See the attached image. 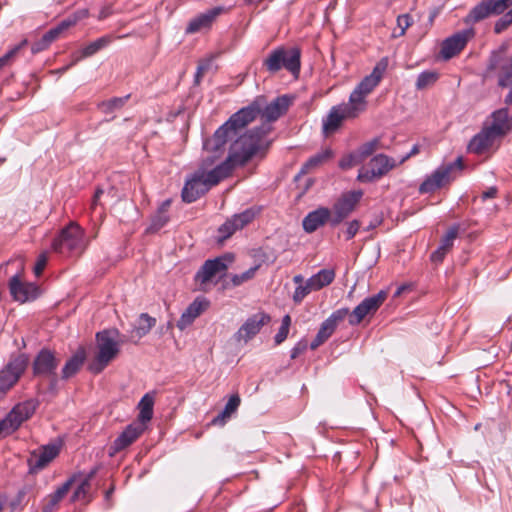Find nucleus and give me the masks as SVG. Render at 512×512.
Here are the masks:
<instances>
[{
	"instance_id": "f03ea898",
	"label": "nucleus",
	"mask_w": 512,
	"mask_h": 512,
	"mask_svg": "<svg viewBox=\"0 0 512 512\" xmlns=\"http://www.w3.org/2000/svg\"><path fill=\"white\" fill-rule=\"evenodd\" d=\"M260 112L259 101H253L234 113L214 134L203 141V157L201 162L205 165L215 167L226 150V144L234 138L241 129L253 122Z\"/></svg>"
},
{
	"instance_id": "864d4df0",
	"label": "nucleus",
	"mask_w": 512,
	"mask_h": 512,
	"mask_svg": "<svg viewBox=\"0 0 512 512\" xmlns=\"http://www.w3.org/2000/svg\"><path fill=\"white\" fill-rule=\"evenodd\" d=\"M89 16L88 9H80L74 12L71 16L64 19L65 23L69 24V28L74 26L78 21L83 20Z\"/></svg>"
},
{
	"instance_id": "393cba45",
	"label": "nucleus",
	"mask_w": 512,
	"mask_h": 512,
	"mask_svg": "<svg viewBox=\"0 0 512 512\" xmlns=\"http://www.w3.org/2000/svg\"><path fill=\"white\" fill-rule=\"evenodd\" d=\"M77 476L73 475L67 479L55 492L47 495L43 499L42 512H53L59 506V503L65 498L70 491L73 483L76 481Z\"/></svg>"
},
{
	"instance_id": "603ef678",
	"label": "nucleus",
	"mask_w": 512,
	"mask_h": 512,
	"mask_svg": "<svg viewBox=\"0 0 512 512\" xmlns=\"http://www.w3.org/2000/svg\"><path fill=\"white\" fill-rule=\"evenodd\" d=\"M237 230H238V228H236L235 223L232 218L227 220L219 228V232L222 234V240L229 238Z\"/></svg>"
},
{
	"instance_id": "b1692460",
	"label": "nucleus",
	"mask_w": 512,
	"mask_h": 512,
	"mask_svg": "<svg viewBox=\"0 0 512 512\" xmlns=\"http://www.w3.org/2000/svg\"><path fill=\"white\" fill-rule=\"evenodd\" d=\"M330 219L331 210L327 207H319L304 217L302 221L303 229L307 233H313L327 222L330 223Z\"/></svg>"
},
{
	"instance_id": "f8f14e48",
	"label": "nucleus",
	"mask_w": 512,
	"mask_h": 512,
	"mask_svg": "<svg viewBox=\"0 0 512 512\" xmlns=\"http://www.w3.org/2000/svg\"><path fill=\"white\" fill-rule=\"evenodd\" d=\"M363 196L361 190L348 191L343 193L333 204L331 210L330 225L338 226L345 220L356 208Z\"/></svg>"
},
{
	"instance_id": "6e6d98bb",
	"label": "nucleus",
	"mask_w": 512,
	"mask_h": 512,
	"mask_svg": "<svg viewBox=\"0 0 512 512\" xmlns=\"http://www.w3.org/2000/svg\"><path fill=\"white\" fill-rule=\"evenodd\" d=\"M413 20L409 14L399 15L397 25L401 29L400 36L404 35L406 30L412 25Z\"/></svg>"
},
{
	"instance_id": "13d9d810",
	"label": "nucleus",
	"mask_w": 512,
	"mask_h": 512,
	"mask_svg": "<svg viewBox=\"0 0 512 512\" xmlns=\"http://www.w3.org/2000/svg\"><path fill=\"white\" fill-rule=\"evenodd\" d=\"M307 341L301 340L299 341L292 349H291V359H296L299 355L304 353L307 349Z\"/></svg>"
},
{
	"instance_id": "ddd939ff",
	"label": "nucleus",
	"mask_w": 512,
	"mask_h": 512,
	"mask_svg": "<svg viewBox=\"0 0 512 512\" xmlns=\"http://www.w3.org/2000/svg\"><path fill=\"white\" fill-rule=\"evenodd\" d=\"M395 166L396 163L393 158L385 154H378L370 160L367 166H363L359 170L357 179L364 183L373 182L386 175Z\"/></svg>"
},
{
	"instance_id": "5701e85b",
	"label": "nucleus",
	"mask_w": 512,
	"mask_h": 512,
	"mask_svg": "<svg viewBox=\"0 0 512 512\" xmlns=\"http://www.w3.org/2000/svg\"><path fill=\"white\" fill-rule=\"evenodd\" d=\"M225 12L221 6L214 7L191 19L185 29L186 34H194L211 27L216 18Z\"/></svg>"
},
{
	"instance_id": "774afa93",
	"label": "nucleus",
	"mask_w": 512,
	"mask_h": 512,
	"mask_svg": "<svg viewBox=\"0 0 512 512\" xmlns=\"http://www.w3.org/2000/svg\"><path fill=\"white\" fill-rule=\"evenodd\" d=\"M111 14V8L110 7H103L98 15L99 20H103L107 18Z\"/></svg>"
},
{
	"instance_id": "58836bf2",
	"label": "nucleus",
	"mask_w": 512,
	"mask_h": 512,
	"mask_svg": "<svg viewBox=\"0 0 512 512\" xmlns=\"http://www.w3.org/2000/svg\"><path fill=\"white\" fill-rule=\"evenodd\" d=\"M439 79V73L436 71H423L419 74L415 87L417 90H424L428 87L433 86Z\"/></svg>"
},
{
	"instance_id": "e2e57ef3",
	"label": "nucleus",
	"mask_w": 512,
	"mask_h": 512,
	"mask_svg": "<svg viewBox=\"0 0 512 512\" xmlns=\"http://www.w3.org/2000/svg\"><path fill=\"white\" fill-rule=\"evenodd\" d=\"M209 68V63L199 64L195 74V82L199 83L206 70Z\"/></svg>"
},
{
	"instance_id": "a19ab883",
	"label": "nucleus",
	"mask_w": 512,
	"mask_h": 512,
	"mask_svg": "<svg viewBox=\"0 0 512 512\" xmlns=\"http://www.w3.org/2000/svg\"><path fill=\"white\" fill-rule=\"evenodd\" d=\"M91 484L87 482V480H81L76 490L73 492L71 496V502L77 501H89V492H90Z\"/></svg>"
},
{
	"instance_id": "f257e3e1",
	"label": "nucleus",
	"mask_w": 512,
	"mask_h": 512,
	"mask_svg": "<svg viewBox=\"0 0 512 512\" xmlns=\"http://www.w3.org/2000/svg\"><path fill=\"white\" fill-rule=\"evenodd\" d=\"M260 145L256 134L240 136L230 146L227 157L215 167L201 162L198 169L185 182L182 189L183 201L192 203L227 179L235 168L244 166L256 155Z\"/></svg>"
},
{
	"instance_id": "dca6fc26",
	"label": "nucleus",
	"mask_w": 512,
	"mask_h": 512,
	"mask_svg": "<svg viewBox=\"0 0 512 512\" xmlns=\"http://www.w3.org/2000/svg\"><path fill=\"white\" fill-rule=\"evenodd\" d=\"M271 317L269 314L259 311L246 319V321L240 326L233 338L238 343H248L253 339L261 329L269 324Z\"/></svg>"
},
{
	"instance_id": "e433bc0d",
	"label": "nucleus",
	"mask_w": 512,
	"mask_h": 512,
	"mask_svg": "<svg viewBox=\"0 0 512 512\" xmlns=\"http://www.w3.org/2000/svg\"><path fill=\"white\" fill-rule=\"evenodd\" d=\"M240 403L241 399L238 394L231 395L223 411L213 420V423H217L219 421L224 422L226 418H229L234 412H236Z\"/></svg>"
},
{
	"instance_id": "72a5a7b5",
	"label": "nucleus",
	"mask_w": 512,
	"mask_h": 512,
	"mask_svg": "<svg viewBox=\"0 0 512 512\" xmlns=\"http://www.w3.org/2000/svg\"><path fill=\"white\" fill-rule=\"evenodd\" d=\"M333 156V152L331 149H325L313 156H311L301 168L300 173L306 174L311 170L323 165L327 161H329Z\"/></svg>"
},
{
	"instance_id": "c756f323",
	"label": "nucleus",
	"mask_w": 512,
	"mask_h": 512,
	"mask_svg": "<svg viewBox=\"0 0 512 512\" xmlns=\"http://www.w3.org/2000/svg\"><path fill=\"white\" fill-rule=\"evenodd\" d=\"M86 360V350L84 347H79L77 351L66 361L61 378L67 380L74 376L83 366Z\"/></svg>"
},
{
	"instance_id": "79ce46f5",
	"label": "nucleus",
	"mask_w": 512,
	"mask_h": 512,
	"mask_svg": "<svg viewBox=\"0 0 512 512\" xmlns=\"http://www.w3.org/2000/svg\"><path fill=\"white\" fill-rule=\"evenodd\" d=\"M255 211L253 209H246L245 211L235 214L232 219L235 223L236 228L238 230L244 228L246 225H248L250 222L253 221L255 218Z\"/></svg>"
},
{
	"instance_id": "37998d69",
	"label": "nucleus",
	"mask_w": 512,
	"mask_h": 512,
	"mask_svg": "<svg viewBox=\"0 0 512 512\" xmlns=\"http://www.w3.org/2000/svg\"><path fill=\"white\" fill-rule=\"evenodd\" d=\"M379 146V139L375 138L361 145L356 151L360 160L363 162L367 157L372 155Z\"/></svg>"
},
{
	"instance_id": "a18cd8bd",
	"label": "nucleus",
	"mask_w": 512,
	"mask_h": 512,
	"mask_svg": "<svg viewBox=\"0 0 512 512\" xmlns=\"http://www.w3.org/2000/svg\"><path fill=\"white\" fill-rule=\"evenodd\" d=\"M69 28V24L65 23L63 20L56 25L55 27L51 28L49 31H47L43 37L45 41H48L50 44L53 43L55 40H57L60 35Z\"/></svg>"
},
{
	"instance_id": "4c0bfd02",
	"label": "nucleus",
	"mask_w": 512,
	"mask_h": 512,
	"mask_svg": "<svg viewBox=\"0 0 512 512\" xmlns=\"http://www.w3.org/2000/svg\"><path fill=\"white\" fill-rule=\"evenodd\" d=\"M512 84V55L501 65L498 86L505 88Z\"/></svg>"
},
{
	"instance_id": "423d86ee",
	"label": "nucleus",
	"mask_w": 512,
	"mask_h": 512,
	"mask_svg": "<svg viewBox=\"0 0 512 512\" xmlns=\"http://www.w3.org/2000/svg\"><path fill=\"white\" fill-rule=\"evenodd\" d=\"M389 65L388 57L381 58L372 72L365 76L349 96V103L359 112L366 109V97L379 85Z\"/></svg>"
},
{
	"instance_id": "f704fd0d",
	"label": "nucleus",
	"mask_w": 512,
	"mask_h": 512,
	"mask_svg": "<svg viewBox=\"0 0 512 512\" xmlns=\"http://www.w3.org/2000/svg\"><path fill=\"white\" fill-rule=\"evenodd\" d=\"M154 406V396L150 393H146L140 400L138 408L140 410L138 419L139 424H144L152 419Z\"/></svg>"
},
{
	"instance_id": "4d7b16f0",
	"label": "nucleus",
	"mask_w": 512,
	"mask_h": 512,
	"mask_svg": "<svg viewBox=\"0 0 512 512\" xmlns=\"http://www.w3.org/2000/svg\"><path fill=\"white\" fill-rule=\"evenodd\" d=\"M361 224L358 220H352L347 224V228L345 230V238L346 240H351L355 237L357 232L359 231Z\"/></svg>"
},
{
	"instance_id": "c9c22d12",
	"label": "nucleus",
	"mask_w": 512,
	"mask_h": 512,
	"mask_svg": "<svg viewBox=\"0 0 512 512\" xmlns=\"http://www.w3.org/2000/svg\"><path fill=\"white\" fill-rule=\"evenodd\" d=\"M156 319L149 316L147 313H142L139 317V324L133 329V333L138 338H142L143 336L147 335L150 330L155 326Z\"/></svg>"
},
{
	"instance_id": "de8ad7c7",
	"label": "nucleus",
	"mask_w": 512,
	"mask_h": 512,
	"mask_svg": "<svg viewBox=\"0 0 512 512\" xmlns=\"http://www.w3.org/2000/svg\"><path fill=\"white\" fill-rule=\"evenodd\" d=\"M26 44H27V40L25 39L20 44L16 45L11 50H9L2 57H0V69L9 65L11 63V61L16 57L19 50Z\"/></svg>"
},
{
	"instance_id": "5fc2aeb1",
	"label": "nucleus",
	"mask_w": 512,
	"mask_h": 512,
	"mask_svg": "<svg viewBox=\"0 0 512 512\" xmlns=\"http://www.w3.org/2000/svg\"><path fill=\"white\" fill-rule=\"evenodd\" d=\"M336 328L326 319L320 326L317 334L321 336L324 340H328L331 335L334 333Z\"/></svg>"
},
{
	"instance_id": "2eb2a0df",
	"label": "nucleus",
	"mask_w": 512,
	"mask_h": 512,
	"mask_svg": "<svg viewBox=\"0 0 512 512\" xmlns=\"http://www.w3.org/2000/svg\"><path fill=\"white\" fill-rule=\"evenodd\" d=\"M233 257L229 254L206 260L195 274L194 280L201 286L206 285L216 277L222 276L227 268V262H232Z\"/></svg>"
},
{
	"instance_id": "9b49d317",
	"label": "nucleus",
	"mask_w": 512,
	"mask_h": 512,
	"mask_svg": "<svg viewBox=\"0 0 512 512\" xmlns=\"http://www.w3.org/2000/svg\"><path fill=\"white\" fill-rule=\"evenodd\" d=\"M463 167L462 157H458L454 162L440 166L422 182L419 192L425 194L439 189L451 181L454 171H461Z\"/></svg>"
},
{
	"instance_id": "09e8293b",
	"label": "nucleus",
	"mask_w": 512,
	"mask_h": 512,
	"mask_svg": "<svg viewBox=\"0 0 512 512\" xmlns=\"http://www.w3.org/2000/svg\"><path fill=\"white\" fill-rule=\"evenodd\" d=\"M258 269L257 266L252 267L248 269L247 271L241 273V274H235L231 277V281L233 286H239L243 284L244 282L252 279L255 275L256 270Z\"/></svg>"
},
{
	"instance_id": "bf43d9fd",
	"label": "nucleus",
	"mask_w": 512,
	"mask_h": 512,
	"mask_svg": "<svg viewBox=\"0 0 512 512\" xmlns=\"http://www.w3.org/2000/svg\"><path fill=\"white\" fill-rule=\"evenodd\" d=\"M50 45L51 44L48 41H45L44 37L42 36L41 39L32 44L31 51L33 54H36L47 49Z\"/></svg>"
},
{
	"instance_id": "cd10ccee",
	"label": "nucleus",
	"mask_w": 512,
	"mask_h": 512,
	"mask_svg": "<svg viewBox=\"0 0 512 512\" xmlns=\"http://www.w3.org/2000/svg\"><path fill=\"white\" fill-rule=\"evenodd\" d=\"M491 117L492 123L487 128L498 137L504 136L511 130L508 108H501L494 111Z\"/></svg>"
},
{
	"instance_id": "473e14b6",
	"label": "nucleus",
	"mask_w": 512,
	"mask_h": 512,
	"mask_svg": "<svg viewBox=\"0 0 512 512\" xmlns=\"http://www.w3.org/2000/svg\"><path fill=\"white\" fill-rule=\"evenodd\" d=\"M334 279V269H322L318 273L312 275L308 280L310 281V286H312L315 291H318L330 285Z\"/></svg>"
},
{
	"instance_id": "052dcab7",
	"label": "nucleus",
	"mask_w": 512,
	"mask_h": 512,
	"mask_svg": "<svg viewBox=\"0 0 512 512\" xmlns=\"http://www.w3.org/2000/svg\"><path fill=\"white\" fill-rule=\"evenodd\" d=\"M46 264H47V256H46V254H44V253L40 254L38 259H37V262L35 264V267H34V273L37 276H39L43 272Z\"/></svg>"
},
{
	"instance_id": "c03bdc74",
	"label": "nucleus",
	"mask_w": 512,
	"mask_h": 512,
	"mask_svg": "<svg viewBox=\"0 0 512 512\" xmlns=\"http://www.w3.org/2000/svg\"><path fill=\"white\" fill-rule=\"evenodd\" d=\"M290 325H291V317H290V315L287 314L282 318L281 326H280L277 334L274 337L276 345H279L286 340V338L289 334Z\"/></svg>"
},
{
	"instance_id": "680f3d73",
	"label": "nucleus",
	"mask_w": 512,
	"mask_h": 512,
	"mask_svg": "<svg viewBox=\"0 0 512 512\" xmlns=\"http://www.w3.org/2000/svg\"><path fill=\"white\" fill-rule=\"evenodd\" d=\"M103 193H104V190L102 188H100V187H98L95 190V193H94L93 198H92L91 206H90V209L92 211H95L97 206L100 204V198L103 195Z\"/></svg>"
},
{
	"instance_id": "2f4dec72",
	"label": "nucleus",
	"mask_w": 512,
	"mask_h": 512,
	"mask_svg": "<svg viewBox=\"0 0 512 512\" xmlns=\"http://www.w3.org/2000/svg\"><path fill=\"white\" fill-rule=\"evenodd\" d=\"M170 204V200H165L161 204V206L158 208V211L151 219V224L146 230L147 233H155L169 222L170 218L168 215V209L170 207Z\"/></svg>"
},
{
	"instance_id": "1a4fd4ad",
	"label": "nucleus",
	"mask_w": 512,
	"mask_h": 512,
	"mask_svg": "<svg viewBox=\"0 0 512 512\" xmlns=\"http://www.w3.org/2000/svg\"><path fill=\"white\" fill-rule=\"evenodd\" d=\"M37 406L38 402L34 399L14 406L7 416L0 420V435L2 433L9 435L16 431L24 421L28 420L35 413Z\"/></svg>"
},
{
	"instance_id": "c85d7f7f",
	"label": "nucleus",
	"mask_w": 512,
	"mask_h": 512,
	"mask_svg": "<svg viewBox=\"0 0 512 512\" xmlns=\"http://www.w3.org/2000/svg\"><path fill=\"white\" fill-rule=\"evenodd\" d=\"M112 42V37L110 35L102 36L95 41L89 43L87 46L82 48L79 52L73 54L72 65H75L78 61L91 57L101 49L107 47Z\"/></svg>"
},
{
	"instance_id": "412c9836",
	"label": "nucleus",
	"mask_w": 512,
	"mask_h": 512,
	"mask_svg": "<svg viewBox=\"0 0 512 512\" xmlns=\"http://www.w3.org/2000/svg\"><path fill=\"white\" fill-rule=\"evenodd\" d=\"M9 290L14 300L21 303L35 300L39 295V288L33 283H23L18 275L9 281Z\"/></svg>"
},
{
	"instance_id": "bb28decb",
	"label": "nucleus",
	"mask_w": 512,
	"mask_h": 512,
	"mask_svg": "<svg viewBox=\"0 0 512 512\" xmlns=\"http://www.w3.org/2000/svg\"><path fill=\"white\" fill-rule=\"evenodd\" d=\"M496 138H498V136L492 133L489 128L485 127L470 140L468 150L475 154H482L493 145Z\"/></svg>"
},
{
	"instance_id": "69168bd1",
	"label": "nucleus",
	"mask_w": 512,
	"mask_h": 512,
	"mask_svg": "<svg viewBox=\"0 0 512 512\" xmlns=\"http://www.w3.org/2000/svg\"><path fill=\"white\" fill-rule=\"evenodd\" d=\"M324 342H326V340H324L321 336H319L318 334L315 336V338L313 339V341L311 342L310 344V348L312 350H315L317 349L320 345H322Z\"/></svg>"
},
{
	"instance_id": "ea45409f",
	"label": "nucleus",
	"mask_w": 512,
	"mask_h": 512,
	"mask_svg": "<svg viewBox=\"0 0 512 512\" xmlns=\"http://www.w3.org/2000/svg\"><path fill=\"white\" fill-rule=\"evenodd\" d=\"M129 97L130 95H126L124 97H114L107 101H103L99 104V109L105 114H110L113 111L122 108Z\"/></svg>"
},
{
	"instance_id": "7ed1b4c3",
	"label": "nucleus",
	"mask_w": 512,
	"mask_h": 512,
	"mask_svg": "<svg viewBox=\"0 0 512 512\" xmlns=\"http://www.w3.org/2000/svg\"><path fill=\"white\" fill-rule=\"evenodd\" d=\"M491 15H502L494 24V32L501 34L512 25V0H481L464 18L466 24L478 23Z\"/></svg>"
},
{
	"instance_id": "a878e982",
	"label": "nucleus",
	"mask_w": 512,
	"mask_h": 512,
	"mask_svg": "<svg viewBox=\"0 0 512 512\" xmlns=\"http://www.w3.org/2000/svg\"><path fill=\"white\" fill-rule=\"evenodd\" d=\"M209 302L205 299H195L181 314L179 320L177 321V327L183 331L189 325L193 323V321L200 316L207 308Z\"/></svg>"
},
{
	"instance_id": "39448f33",
	"label": "nucleus",
	"mask_w": 512,
	"mask_h": 512,
	"mask_svg": "<svg viewBox=\"0 0 512 512\" xmlns=\"http://www.w3.org/2000/svg\"><path fill=\"white\" fill-rule=\"evenodd\" d=\"M98 352L89 365L94 374L101 373L120 352V345L124 339L120 338L117 329H106L96 334Z\"/></svg>"
},
{
	"instance_id": "9d476101",
	"label": "nucleus",
	"mask_w": 512,
	"mask_h": 512,
	"mask_svg": "<svg viewBox=\"0 0 512 512\" xmlns=\"http://www.w3.org/2000/svg\"><path fill=\"white\" fill-rule=\"evenodd\" d=\"M29 357L25 353L11 356L9 362L0 371V397L6 394L26 370Z\"/></svg>"
},
{
	"instance_id": "a211bd4d",
	"label": "nucleus",
	"mask_w": 512,
	"mask_h": 512,
	"mask_svg": "<svg viewBox=\"0 0 512 512\" xmlns=\"http://www.w3.org/2000/svg\"><path fill=\"white\" fill-rule=\"evenodd\" d=\"M475 36L473 28L464 29L446 38L441 45V55L448 60L459 54Z\"/></svg>"
},
{
	"instance_id": "3c124183",
	"label": "nucleus",
	"mask_w": 512,
	"mask_h": 512,
	"mask_svg": "<svg viewBox=\"0 0 512 512\" xmlns=\"http://www.w3.org/2000/svg\"><path fill=\"white\" fill-rule=\"evenodd\" d=\"M350 311L348 308H340L336 311H334L327 320L335 327L337 328L338 324L342 322L347 316L350 315Z\"/></svg>"
},
{
	"instance_id": "0e129e2a",
	"label": "nucleus",
	"mask_w": 512,
	"mask_h": 512,
	"mask_svg": "<svg viewBox=\"0 0 512 512\" xmlns=\"http://www.w3.org/2000/svg\"><path fill=\"white\" fill-rule=\"evenodd\" d=\"M497 193H498V190L496 187H490V188H488V190H486L482 193L481 197L483 200H486L489 198H495Z\"/></svg>"
},
{
	"instance_id": "338daca9",
	"label": "nucleus",
	"mask_w": 512,
	"mask_h": 512,
	"mask_svg": "<svg viewBox=\"0 0 512 512\" xmlns=\"http://www.w3.org/2000/svg\"><path fill=\"white\" fill-rule=\"evenodd\" d=\"M98 472V467L92 468L83 478V480H87L88 483L91 484L92 479L95 477V475Z\"/></svg>"
},
{
	"instance_id": "6ab92c4d",
	"label": "nucleus",
	"mask_w": 512,
	"mask_h": 512,
	"mask_svg": "<svg viewBox=\"0 0 512 512\" xmlns=\"http://www.w3.org/2000/svg\"><path fill=\"white\" fill-rule=\"evenodd\" d=\"M58 365L59 360L54 352L44 348L36 355L32 364V371L34 376L50 378L55 376Z\"/></svg>"
},
{
	"instance_id": "8fccbe9b",
	"label": "nucleus",
	"mask_w": 512,
	"mask_h": 512,
	"mask_svg": "<svg viewBox=\"0 0 512 512\" xmlns=\"http://www.w3.org/2000/svg\"><path fill=\"white\" fill-rule=\"evenodd\" d=\"M362 163L359 156L357 155L356 151L351 152L350 154L344 156L340 162L339 166L340 168L346 170L350 169L358 164Z\"/></svg>"
},
{
	"instance_id": "20e7f679",
	"label": "nucleus",
	"mask_w": 512,
	"mask_h": 512,
	"mask_svg": "<svg viewBox=\"0 0 512 512\" xmlns=\"http://www.w3.org/2000/svg\"><path fill=\"white\" fill-rule=\"evenodd\" d=\"M255 101H259L260 104V112L257 114H261V118L265 121L262 122V124L258 127H255L251 130H249L247 133H245L243 136H248L252 134H256L257 138H259L260 142V148L257 150V154L262 153L261 157L264 156L265 151L269 147V142L265 141V137L271 132L272 126L271 122L276 121L279 119L282 115H284L287 110L289 109L290 105L292 104V98L288 95H282L277 98H275L271 103L265 106L264 109H262L263 105V98L259 97Z\"/></svg>"
},
{
	"instance_id": "0eeeda50",
	"label": "nucleus",
	"mask_w": 512,
	"mask_h": 512,
	"mask_svg": "<svg viewBox=\"0 0 512 512\" xmlns=\"http://www.w3.org/2000/svg\"><path fill=\"white\" fill-rule=\"evenodd\" d=\"M300 59L301 51L299 48L287 49L285 47H278L266 56L263 61V67L272 74L284 68L293 75H298L301 67Z\"/></svg>"
},
{
	"instance_id": "f3484780",
	"label": "nucleus",
	"mask_w": 512,
	"mask_h": 512,
	"mask_svg": "<svg viewBox=\"0 0 512 512\" xmlns=\"http://www.w3.org/2000/svg\"><path fill=\"white\" fill-rule=\"evenodd\" d=\"M387 298L385 291H380L377 294L365 298L359 305H357L349 315V324L358 325L368 315L374 314Z\"/></svg>"
},
{
	"instance_id": "6e6552de",
	"label": "nucleus",
	"mask_w": 512,
	"mask_h": 512,
	"mask_svg": "<svg viewBox=\"0 0 512 512\" xmlns=\"http://www.w3.org/2000/svg\"><path fill=\"white\" fill-rule=\"evenodd\" d=\"M86 248L84 230L75 222L63 228L52 242L53 251L64 255H80Z\"/></svg>"
},
{
	"instance_id": "4468645a",
	"label": "nucleus",
	"mask_w": 512,
	"mask_h": 512,
	"mask_svg": "<svg viewBox=\"0 0 512 512\" xmlns=\"http://www.w3.org/2000/svg\"><path fill=\"white\" fill-rule=\"evenodd\" d=\"M360 112L350 103L333 106L322 121V132L325 137L334 134L345 119L355 118Z\"/></svg>"
},
{
	"instance_id": "49530a36",
	"label": "nucleus",
	"mask_w": 512,
	"mask_h": 512,
	"mask_svg": "<svg viewBox=\"0 0 512 512\" xmlns=\"http://www.w3.org/2000/svg\"><path fill=\"white\" fill-rule=\"evenodd\" d=\"M312 291H315L312 286H310V281L307 280L305 284L298 285L293 294V301L296 304H299L303 301V299Z\"/></svg>"
},
{
	"instance_id": "aec40b11",
	"label": "nucleus",
	"mask_w": 512,
	"mask_h": 512,
	"mask_svg": "<svg viewBox=\"0 0 512 512\" xmlns=\"http://www.w3.org/2000/svg\"><path fill=\"white\" fill-rule=\"evenodd\" d=\"M144 426L139 423L128 425L123 432L114 440L109 448V455L114 456L133 444L144 431Z\"/></svg>"
},
{
	"instance_id": "7c9ffc66",
	"label": "nucleus",
	"mask_w": 512,
	"mask_h": 512,
	"mask_svg": "<svg viewBox=\"0 0 512 512\" xmlns=\"http://www.w3.org/2000/svg\"><path fill=\"white\" fill-rule=\"evenodd\" d=\"M458 235V227H451L445 236L441 239L440 246L431 254V261L434 263H440L445 258L446 254L453 247V242Z\"/></svg>"
},
{
	"instance_id": "4be33fe9",
	"label": "nucleus",
	"mask_w": 512,
	"mask_h": 512,
	"mask_svg": "<svg viewBox=\"0 0 512 512\" xmlns=\"http://www.w3.org/2000/svg\"><path fill=\"white\" fill-rule=\"evenodd\" d=\"M59 454V448L56 445L43 446L39 451L31 453L27 462L30 472H37L45 468Z\"/></svg>"
}]
</instances>
